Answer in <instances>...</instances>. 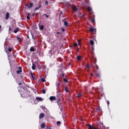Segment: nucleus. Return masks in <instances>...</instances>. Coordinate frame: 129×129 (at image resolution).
Wrapping results in <instances>:
<instances>
[{
  "label": "nucleus",
  "mask_w": 129,
  "mask_h": 129,
  "mask_svg": "<svg viewBox=\"0 0 129 129\" xmlns=\"http://www.w3.org/2000/svg\"><path fill=\"white\" fill-rule=\"evenodd\" d=\"M60 85H61V84L58 83V84H57V85H56V87H57V88H58Z\"/></svg>",
  "instance_id": "34"
},
{
  "label": "nucleus",
  "mask_w": 129,
  "mask_h": 129,
  "mask_svg": "<svg viewBox=\"0 0 129 129\" xmlns=\"http://www.w3.org/2000/svg\"><path fill=\"white\" fill-rule=\"evenodd\" d=\"M0 29H2V26L0 25Z\"/></svg>",
  "instance_id": "51"
},
{
  "label": "nucleus",
  "mask_w": 129,
  "mask_h": 129,
  "mask_svg": "<svg viewBox=\"0 0 129 129\" xmlns=\"http://www.w3.org/2000/svg\"><path fill=\"white\" fill-rule=\"evenodd\" d=\"M40 8H41V5H38V7H37V9H38L39 10V9Z\"/></svg>",
  "instance_id": "42"
},
{
  "label": "nucleus",
  "mask_w": 129,
  "mask_h": 129,
  "mask_svg": "<svg viewBox=\"0 0 129 129\" xmlns=\"http://www.w3.org/2000/svg\"><path fill=\"white\" fill-rule=\"evenodd\" d=\"M90 43L91 46H93V45H94V41H93V40H91L90 41Z\"/></svg>",
  "instance_id": "10"
},
{
  "label": "nucleus",
  "mask_w": 129,
  "mask_h": 129,
  "mask_svg": "<svg viewBox=\"0 0 129 129\" xmlns=\"http://www.w3.org/2000/svg\"><path fill=\"white\" fill-rule=\"evenodd\" d=\"M60 15H62V12L60 13Z\"/></svg>",
  "instance_id": "53"
},
{
  "label": "nucleus",
  "mask_w": 129,
  "mask_h": 129,
  "mask_svg": "<svg viewBox=\"0 0 129 129\" xmlns=\"http://www.w3.org/2000/svg\"><path fill=\"white\" fill-rule=\"evenodd\" d=\"M32 38H33L34 40H35V37L32 35Z\"/></svg>",
  "instance_id": "45"
},
{
  "label": "nucleus",
  "mask_w": 129,
  "mask_h": 129,
  "mask_svg": "<svg viewBox=\"0 0 129 129\" xmlns=\"http://www.w3.org/2000/svg\"><path fill=\"white\" fill-rule=\"evenodd\" d=\"M95 76H96V77H98V78H99L100 77V74L98 73H96L95 74Z\"/></svg>",
  "instance_id": "8"
},
{
  "label": "nucleus",
  "mask_w": 129,
  "mask_h": 129,
  "mask_svg": "<svg viewBox=\"0 0 129 129\" xmlns=\"http://www.w3.org/2000/svg\"><path fill=\"white\" fill-rule=\"evenodd\" d=\"M62 77H65V74L62 73Z\"/></svg>",
  "instance_id": "41"
},
{
  "label": "nucleus",
  "mask_w": 129,
  "mask_h": 129,
  "mask_svg": "<svg viewBox=\"0 0 129 129\" xmlns=\"http://www.w3.org/2000/svg\"><path fill=\"white\" fill-rule=\"evenodd\" d=\"M90 32H91L92 33L93 32H94V28H90Z\"/></svg>",
  "instance_id": "18"
},
{
  "label": "nucleus",
  "mask_w": 129,
  "mask_h": 129,
  "mask_svg": "<svg viewBox=\"0 0 129 129\" xmlns=\"http://www.w3.org/2000/svg\"><path fill=\"white\" fill-rule=\"evenodd\" d=\"M43 16L46 17V18H49V16H48L47 14H43Z\"/></svg>",
  "instance_id": "26"
},
{
  "label": "nucleus",
  "mask_w": 129,
  "mask_h": 129,
  "mask_svg": "<svg viewBox=\"0 0 129 129\" xmlns=\"http://www.w3.org/2000/svg\"><path fill=\"white\" fill-rule=\"evenodd\" d=\"M57 34H59V32H57Z\"/></svg>",
  "instance_id": "56"
},
{
  "label": "nucleus",
  "mask_w": 129,
  "mask_h": 129,
  "mask_svg": "<svg viewBox=\"0 0 129 129\" xmlns=\"http://www.w3.org/2000/svg\"><path fill=\"white\" fill-rule=\"evenodd\" d=\"M88 129H99V127H96L95 125H91L90 124H88L87 125Z\"/></svg>",
  "instance_id": "2"
},
{
  "label": "nucleus",
  "mask_w": 129,
  "mask_h": 129,
  "mask_svg": "<svg viewBox=\"0 0 129 129\" xmlns=\"http://www.w3.org/2000/svg\"><path fill=\"white\" fill-rule=\"evenodd\" d=\"M21 97H23V98H29V97H31L30 91H25L23 94H21Z\"/></svg>",
  "instance_id": "1"
},
{
  "label": "nucleus",
  "mask_w": 129,
  "mask_h": 129,
  "mask_svg": "<svg viewBox=\"0 0 129 129\" xmlns=\"http://www.w3.org/2000/svg\"><path fill=\"white\" fill-rule=\"evenodd\" d=\"M28 16H30V13H28Z\"/></svg>",
  "instance_id": "52"
},
{
  "label": "nucleus",
  "mask_w": 129,
  "mask_h": 129,
  "mask_svg": "<svg viewBox=\"0 0 129 129\" xmlns=\"http://www.w3.org/2000/svg\"><path fill=\"white\" fill-rule=\"evenodd\" d=\"M38 10H39L38 8H35V11H37Z\"/></svg>",
  "instance_id": "48"
},
{
  "label": "nucleus",
  "mask_w": 129,
  "mask_h": 129,
  "mask_svg": "<svg viewBox=\"0 0 129 129\" xmlns=\"http://www.w3.org/2000/svg\"><path fill=\"white\" fill-rule=\"evenodd\" d=\"M57 124H61V121H57L56 122Z\"/></svg>",
  "instance_id": "32"
},
{
  "label": "nucleus",
  "mask_w": 129,
  "mask_h": 129,
  "mask_svg": "<svg viewBox=\"0 0 129 129\" xmlns=\"http://www.w3.org/2000/svg\"><path fill=\"white\" fill-rule=\"evenodd\" d=\"M91 76H93V73H91Z\"/></svg>",
  "instance_id": "49"
},
{
  "label": "nucleus",
  "mask_w": 129,
  "mask_h": 129,
  "mask_svg": "<svg viewBox=\"0 0 129 129\" xmlns=\"http://www.w3.org/2000/svg\"><path fill=\"white\" fill-rule=\"evenodd\" d=\"M88 12H91V8H90V7H88Z\"/></svg>",
  "instance_id": "25"
},
{
  "label": "nucleus",
  "mask_w": 129,
  "mask_h": 129,
  "mask_svg": "<svg viewBox=\"0 0 129 129\" xmlns=\"http://www.w3.org/2000/svg\"><path fill=\"white\" fill-rule=\"evenodd\" d=\"M39 28H40V30L42 31V30H44V26L43 25L39 26Z\"/></svg>",
  "instance_id": "14"
},
{
  "label": "nucleus",
  "mask_w": 129,
  "mask_h": 129,
  "mask_svg": "<svg viewBox=\"0 0 129 129\" xmlns=\"http://www.w3.org/2000/svg\"><path fill=\"white\" fill-rule=\"evenodd\" d=\"M81 95H82L81 94L78 93L77 94V97H80L81 96Z\"/></svg>",
  "instance_id": "27"
},
{
  "label": "nucleus",
  "mask_w": 129,
  "mask_h": 129,
  "mask_svg": "<svg viewBox=\"0 0 129 129\" xmlns=\"http://www.w3.org/2000/svg\"><path fill=\"white\" fill-rule=\"evenodd\" d=\"M26 18H27V20H30V16H29V15H27Z\"/></svg>",
  "instance_id": "39"
},
{
  "label": "nucleus",
  "mask_w": 129,
  "mask_h": 129,
  "mask_svg": "<svg viewBox=\"0 0 129 129\" xmlns=\"http://www.w3.org/2000/svg\"><path fill=\"white\" fill-rule=\"evenodd\" d=\"M84 17H85V15H82V17H83V18H84Z\"/></svg>",
  "instance_id": "47"
},
{
  "label": "nucleus",
  "mask_w": 129,
  "mask_h": 129,
  "mask_svg": "<svg viewBox=\"0 0 129 129\" xmlns=\"http://www.w3.org/2000/svg\"><path fill=\"white\" fill-rule=\"evenodd\" d=\"M30 52H34L35 48H33V47H31L30 49Z\"/></svg>",
  "instance_id": "13"
},
{
  "label": "nucleus",
  "mask_w": 129,
  "mask_h": 129,
  "mask_svg": "<svg viewBox=\"0 0 129 129\" xmlns=\"http://www.w3.org/2000/svg\"><path fill=\"white\" fill-rule=\"evenodd\" d=\"M72 9L74 12H77V11H78V9L77 8V7H76V6L75 5H73L72 7Z\"/></svg>",
  "instance_id": "3"
},
{
  "label": "nucleus",
  "mask_w": 129,
  "mask_h": 129,
  "mask_svg": "<svg viewBox=\"0 0 129 129\" xmlns=\"http://www.w3.org/2000/svg\"><path fill=\"white\" fill-rule=\"evenodd\" d=\"M46 129H51V127H50L49 126H47L46 127Z\"/></svg>",
  "instance_id": "43"
},
{
  "label": "nucleus",
  "mask_w": 129,
  "mask_h": 129,
  "mask_svg": "<svg viewBox=\"0 0 129 129\" xmlns=\"http://www.w3.org/2000/svg\"><path fill=\"white\" fill-rule=\"evenodd\" d=\"M64 25L66 27H68V23L67 21L64 22Z\"/></svg>",
  "instance_id": "17"
},
{
  "label": "nucleus",
  "mask_w": 129,
  "mask_h": 129,
  "mask_svg": "<svg viewBox=\"0 0 129 129\" xmlns=\"http://www.w3.org/2000/svg\"><path fill=\"white\" fill-rule=\"evenodd\" d=\"M77 59H78V61H80V60H81V56H78Z\"/></svg>",
  "instance_id": "20"
},
{
  "label": "nucleus",
  "mask_w": 129,
  "mask_h": 129,
  "mask_svg": "<svg viewBox=\"0 0 129 129\" xmlns=\"http://www.w3.org/2000/svg\"><path fill=\"white\" fill-rule=\"evenodd\" d=\"M49 99L50 101H53V100H56V97L55 96H50L49 98Z\"/></svg>",
  "instance_id": "6"
},
{
  "label": "nucleus",
  "mask_w": 129,
  "mask_h": 129,
  "mask_svg": "<svg viewBox=\"0 0 129 129\" xmlns=\"http://www.w3.org/2000/svg\"><path fill=\"white\" fill-rule=\"evenodd\" d=\"M81 42V39L78 40V45H80Z\"/></svg>",
  "instance_id": "30"
},
{
  "label": "nucleus",
  "mask_w": 129,
  "mask_h": 129,
  "mask_svg": "<svg viewBox=\"0 0 129 129\" xmlns=\"http://www.w3.org/2000/svg\"><path fill=\"white\" fill-rule=\"evenodd\" d=\"M33 6H34V5L33 4V3H31V4L28 6V9H30V8L33 7Z\"/></svg>",
  "instance_id": "15"
},
{
  "label": "nucleus",
  "mask_w": 129,
  "mask_h": 129,
  "mask_svg": "<svg viewBox=\"0 0 129 129\" xmlns=\"http://www.w3.org/2000/svg\"><path fill=\"white\" fill-rule=\"evenodd\" d=\"M40 107H41V108H42L43 109H45V108H46V106H41Z\"/></svg>",
  "instance_id": "29"
},
{
  "label": "nucleus",
  "mask_w": 129,
  "mask_h": 129,
  "mask_svg": "<svg viewBox=\"0 0 129 129\" xmlns=\"http://www.w3.org/2000/svg\"><path fill=\"white\" fill-rule=\"evenodd\" d=\"M43 117H45V114L43 113H40L39 115V119H42Z\"/></svg>",
  "instance_id": "5"
},
{
  "label": "nucleus",
  "mask_w": 129,
  "mask_h": 129,
  "mask_svg": "<svg viewBox=\"0 0 129 129\" xmlns=\"http://www.w3.org/2000/svg\"><path fill=\"white\" fill-rule=\"evenodd\" d=\"M8 51H9V52H12V48H11V47H9V48H8Z\"/></svg>",
  "instance_id": "33"
},
{
  "label": "nucleus",
  "mask_w": 129,
  "mask_h": 129,
  "mask_svg": "<svg viewBox=\"0 0 129 129\" xmlns=\"http://www.w3.org/2000/svg\"><path fill=\"white\" fill-rule=\"evenodd\" d=\"M95 68H96V69L97 70H98V66L97 65H95Z\"/></svg>",
  "instance_id": "37"
},
{
  "label": "nucleus",
  "mask_w": 129,
  "mask_h": 129,
  "mask_svg": "<svg viewBox=\"0 0 129 129\" xmlns=\"http://www.w3.org/2000/svg\"><path fill=\"white\" fill-rule=\"evenodd\" d=\"M69 64L70 65V63H69Z\"/></svg>",
  "instance_id": "57"
},
{
  "label": "nucleus",
  "mask_w": 129,
  "mask_h": 129,
  "mask_svg": "<svg viewBox=\"0 0 129 129\" xmlns=\"http://www.w3.org/2000/svg\"><path fill=\"white\" fill-rule=\"evenodd\" d=\"M42 93L45 94L46 93V90L45 89L42 90Z\"/></svg>",
  "instance_id": "23"
},
{
  "label": "nucleus",
  "mask_w": 129,
  "mask_h": 129,
  "mask_svg": "<svg viewBox=\"0 0 129 129\" xmlns=\"http://www.w3.org/2000/svg\"><path fill=\"white\" fill-rule=\"evenodd\" d=\"M12 30V28H11V27H9V32H11Z\"/></svg>",
  "instance_id": "44"
},
{
  "label": "nucleus",
  "mask_w": 129,
  "mask_h": 129,
  "mask_svg": "<svg viewBox=\"0 0 129 129\" xmlns=\"http://www.w3.org/2000/svg\"><path fill=\"white\" fill-rule=\"evenodd\" d=\"M32 77H33V74H31Z\"/></svg>",
  "instance_id": "54"
},
{
  "label": "nucleus",
  "mask_w": 129,
  "mask_h": 129,
  "mask_svg": "<svg viewBox=\"0 0 129 129\" xmlns=\"http://www.w3.org/2000/svg\"><path fill=\"white\" fill-rule=\"evenodd\" d=\"M19 69L18 71H16L17 74H20L21 73H22V67H19Z\"/></svg>",
  "instance_id": "4"
},
{
  "label": "nucleus",
  "mask_w": 129,
  "mask_h": 129,
  "mask_svg": "<svg viewBox=\"0 0 129 129\" xmlns=\"http://www.w3.org/2000/svg\"><path fill=\"white\" fill-rule=\"evenodd\" d=\"M91 49L92 50H94V46L93 45H92Z\"/></svg>",
  "instance_id": "40"
},
{
  "label": "nucleus",
  "mask_w": 129,
  "mask_h": 129,
  "mask_svg": "<svg viewBox=\"0 0 129 129\" xmlns=\"http://www.w3.org/2000/svg\"><path fill=\"white\" fill-rule=\"evenodd\" d=\"M91 22L93 23V24H94V23H95V19L94 18H93L91 20Z\"/></svg>",
  "instance_id": "21"
},
{
  "label": "nucleus",
  "mask_w": 129,
  "mask_h": 129,
  "mask_svg": "<svg viewBox=\"0 0 129 129\" xmlns=\"http://www.w3.org/2000/svg\"><path fill=\"white\" fill-rule=\"evenodd\" d=\"M65 91H66V92H69V90L68 89V87H66Z\"/></svg>",
  "instance_id": "22"
},
{
  "label": "nucleus",
  "mask_w": 129,
  "mask_h": 129,
  "mask_svg": "<svg viewBox=\"0 0 129 129\" xmlns=\"http://www.w3.org/2000/svg\"><path fill=\"white\" fill-rule=\"evenodd\" d=\"M19 85H22V83H20L19 84Z\"/></svg>",
  "instance_id": "50"
},
{
  "label": "nucleus",
  "mask_w": 129,
  "mask_h": 129,
  "mask_svg": "<svg viewBox=\"0 0 129 129\" xmlns=\"http://www.w3.org/2000/svg\"><path fill=\"white\" fill-rule=\"evenodd\" d=\"M108 128H109V127H107V129H108Z\"/></svg>",
  "instance_id": "55"
},
{
  "label": "nucleus",
  "mask_w": 129,
  "mask_h": 129,
  "mask_svg": "<svg viewBox=\"0 0 129 129\" xmlns=\"http://www.w3.org/2000/svg\"><path fill=\"white\" fill-rule=\"evenodd\" d=\"M62 32H64L65 31V30L64 29V28H62Z\"/></svg>",
  "instance_id": "46"
},
{
  "label": "nucleus",
  "mask_w": 129,
  "mask_h": 129,
  "mask_svg": "<svg viewBox=\"0 0 129 129\" xmlns=\"http://www.w3.org/2000/svg\"><path fill=\"white\" fill-rule=\"evenodd\" d=\"M36 100H39V101H42V98L38 97L36 98Z\"/></svg>",
  "instance_id": "12"
},
{
  "label": "nucleus",
  "mask_w": 129,
  "mask_h": 129,
  "mask_svg": "<svg viewBox=\"0 0 129 129\" xmlns=\"http://www.w3.org/2000/svg\"><path fill=\"white\" fill-rule=\"evenodd\" d=\"M87 68H90V66H89V64H88L86 66Z\"/></svg>",
  "instance_id": "38"
},
{
  "label": "nucleus",
  "mask_w": 129,
  "mask_h": 129,
  "mask_svg": "<svg viewBox=\"0 0 129 129\" xmlns=\"http://www.w3.org/2000/svg\"><path fill=\"white\" fill-rule=\"evenodd\" d=\"M14 32L15 34H16V33H18V32H19V28H16V29L14 30Z\"/></svg>",
  "instance_id": "16"
},
{
  "label": "nucleus",
  "mask_w": 129,
  "mask_h": 129,
  "mask_svg": "<svg viewBox=\"0 0 129 129\" xmlns=\"http://www.w3.org/2000/svg\"><path fill=\"white\" fill-rule=\"evenodd\" d=\"M106 103H107V105L108 106L109 105V101L106 100Z\"/></svg>",
  "instance_id": "31"
},
{
  "label": "nucleus",
  "mask_w": 129,
  "mask_h": 129,
  "mask_svg": "<svg viewBox=\"0 0 129 129\" xmlns=\"http://www.w3.org/2000/svg\"><path fill=\"white\" fill-rule=\"evenodd\" d=\"M9 18H10V13H7L6 15V20H9Z\"/></svg>",
  "instance_id": "7"
},
{
  "label": "nucleus",
  "mask_w": 129,
  "mask_h": 129,
  "mask_svg": "<svg viewBox=\"0 0 129 129\" xmlns=\"http://www.w3.org/2000/svg\"><path fill=\"white\" fill-rule=\"evenodd\" d=\"M17 38V40H18L19 42H21V41H22V39L21 38V37L18 36Z\"/></svg>",
  "instance_id": "19"
},
{
  "label": "nucleus",
  "mask_w": 129,
  "mask_h": 129,
  "mask_svg": "<svg viewBox=\"0 0 129 129\" xmlns=\"http://www.w3.org/2000/svg\"><path fill=\"white\" fill-rule=\"evenodd\" d=\"M41 81H42V82H45V81H46V80H45L44 78H42Z\"/></svg>",
  "instance_id": "36"
},
{
  "label": "nucleus",
  "mask_w": 129,
  "mask_h": 129,
  "mask_svg": "<svg viewBox=\"0 0 129 129\" xmlns=\"http://www.w3.org/2000/svg\"><path fill=\"white\" fill-rule=\"evenodd\" d=\"M74 47H77V43H74Z\"/></svg>",
  "instance_id": "35"
},
{
  "label": "nucleus",
  "mask_w": 129,
  "mask_h": 129,
  "mask_svg": "<svg viewBox=\"0 0 129 129\" xmlns=\"http://www.w3.org/2000/svg\"><path fill=\"white\" fill-rule=\"evenodd\" d=\"M32 69L33 70H35L36 69V64L33 63Z\"/></svg>",
  "instance_id": "11"
},
{
  "label": "nucleus",
  "mask_w": 129,
  "mask_h": 129,
  "mask_svg": "<svg viewBox=\"0 0 129 129\" xmlns=\"http://www.w3.org/2000/svg\"><path fill=\"white\" fill-rule=\"evenodd\" d=\"M41 128H45V127H46V124H45L44 123H42L41 125Z\"/></svg>",
  "instance_id": "9"
},
{
  "label": "nucleus",
  "mask_w": 129,
  "mask_h": 129,
  "mask_svg": "<svg viewBox=\"0 0 129 129\" xmlns=\"http://www.w3.org/2000/svg\"><path fill=\"white\" fill-rule=\"evenodd\" d=\"M48 5H49V2H48V1H46L45 3V5L48 6Z\"/></svg>",
  "instance_id": "28"
},
{
  "label": "nucleus",
  "mask_w": 129,
  "mask_h": 129,
  "mask_svg": "<svg viewBox=\"0 0 129 129\" xmlns=\"http://www.w3.org/2000/svg\"><path fill=\"white\" fill-rule=\"evenodd\" d=\"M63 81H64V82H66V83H67L68 82V80L64 78L63 79Z\"/></svg>",
  "instance_id": "24"
}]
</instances>
